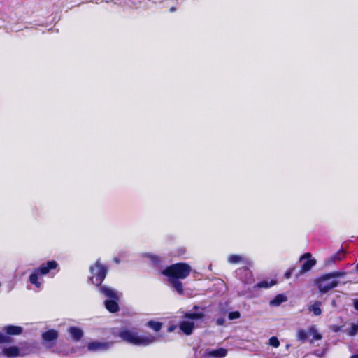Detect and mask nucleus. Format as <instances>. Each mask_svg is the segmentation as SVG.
<instances>
[{
	"label": "nucleus",
	"mask_w": 358,
	"mask_h": 358,
	"mask_svg": "<svg viewBox=\"0 0 358 358\" xmlns=\"http://www.w3.org/2000/svg\"><path fill=\"white\" fill-rule=\"evenodd\" d=\"M204 358V357H203Z\"/></svg>",
	"instance_id": "38"
},
{
	"label": "nucleus",
	"mask_w": 358,
	"mask_h": 358,
	"mask_svg": "<svg viewBox=\"0 0 358 358\" xmlns=\"http://www.w3.org/2000/svg\"><path fill=\"white\" fill-rule=\"evenodd\" d=\"M90 280L92 282L99 286L101 284L106 278L107 273V268L102 265L99 260H97L94 265L90 267Z\"/></svg>",
	"instance_id": "6"
},
{
	"label": "nucleus",
	"mask_w": 358,
	"mask_h": 358,
	"mask_svg": "<svg viewBox=\"0 0 358 358\" xmlns=\"http://www.w3.org/2000/svg\"><path fill=\"white\" fill-rule=\"evenodd\" d=\"M245 283H246V284L252 283L254 280H253V277H252V274L251 271L248 269H245Z\"/></svg>",
	"instance_id": "26"
},
{
	"label": "nucleus",
	"mask_w": 358,
	"mask_h": 358,
	"mask_svg": "<svg viewBox=\"0 0 358 358\" xmlns=\"http://www.w3.org/2000/svg\"><path fill=\"white\" fill-rule=\"evenodd\" d=\"M320 305V302H315L309 308V310L312 311L315 315H320L321 314Z\"/></svg>",
	"instance_id": "24"
},
{
	"label": "nucleus",
	"mask_w": 358,
	"mask_h": 358,
	"mask_svg": "<svg viewBox=\"0 0 358 358\" xmlns=\"http://www.w3.org/2000/svg\"><path fill=\"white\" fill-rule=\"evenodd\" d=\"M58 336V332L55 329H50L43 332L41 335L42 345L46 349H52L57 343Z\"/></svg>",
	"instance_id": "7"
},
{
	"label": "nucleus",
	"mask_w": 358,
	"mask_h": 358,
	"mask_svg": "<svg viewBox=\"0 0 358 358\" xmlns=\"http://www.w3.org/2000/svg\"><path fill=\"white\" fill-rule=\"evenodd\" d=\"M345 332L350 336H354L358 333V323H352L351 327L345 330Z\"/></svg>",
	"instance_id": "23"
},
{
	"label": "nucleus",
	"mask_w": 358,
	"mask_h": 358,
	"mask_svg": "<svg viewBox=\"0 0 358 358\" xmlns=\"http://www.w3.org/2000/svg\"><path fill=\"white\" fill-rule=\"evenodd\" d=\"M241 316L240 313L238 311H234L231 312L229 314V320H235L239 318Z\"/></svg>",
	"instance_id": "28"
},
{
	"label": "nucleus",
	"mask_w": 358,
	"mask_h": 358,
	"mask_svg": "<svg viewBox=\"0 0 358 358\" xmlns=\"http://www.w3.org/2000/svg\"><path fill=\"white\" fill-rule=\"evenodd\" d=\"M123 341L136 346H148L159 340V337L151 334L144 335L139 334L134 329L122 328L117 335Z\"/></svg>",
	"instance_id": "2"
},
{
	"label": "nucleus",
	"mask_w": 358,
	"mask_h": 358,
	"mask_svg": "<svg viewBox=\"0 0 358 358\" xmlns=\"http://www.w3.org/2000/svg\"><path fill=\"white\" fill-rule=\"evenodd\" d=\"M345 273L340 271H334L330 273L324 275L317 281V284L320 291L322 293L327 292L330 289L336 287L338 282L336 280V278L344 276Z\"/></svg>",
	"instance_id": "5"
},
{
	"label": "nucleus",
	"mask_w": 358,
	"mask_h": 358,
	"mask_svg": "<svg viewBox=\"0 0 358 358\" xmlns=\"http://www.w3.org/2000/svg\"><path fill=\"white\" fill-rule=\"evenodd\" d=\"M339 329H340V327H335V328L334 329V331H339Z\"/></svg>",
	"instance_id": "36"
},
{
	"label": "nucleus",
	"mask_w": 358,
	"mask_h": 358,
	"mask_svg": "<svg viewBox=\"0 0 358 358\" xmlns=\"http://www.w3.org/2000/svg\"><path fill=\"white\" fill-rule=\"evenodd\" d=\"M227 355V350L225 348H220L216 350H207L204 353V358H224Z\"/></svg>",
	"instance_id": "11"
},
{
	"label": "nucleus",
	"mask_w": 358,
	"mask_h": 358,
	"mask_svg": "<svg viewBox=\"0 0 358 358\" xmlns=\"http://www.w3.org/2000/svg\"><path fill=\"white\" fill-rule=\"evenodd\" d=\"M8 340V337L3 334L0 333V343L6 342Z\"/></svg>",
	"instance_id": "29"
},
{
	"label": "nucleus",
	"mask_w": 358,
	"mask_h": 358,
	"mask_svg": "<svg viewBox=\"0 0 358 358\" xmlns=\"http://www.w3.org/2000/svg\"><path fill=\"white\" fill-rule=\"evenodd\" d=\"M114 261H115V263H117V264H119V263H120V259H119L118 258H115V259H114Z\"/></svg>",
	"instance_id": "35"
},
{
	"label": "nucleus",
	"mask_w": 358,
	"mask_h": 358,
	"mask_svg": "<svg viewBox=\"0 0 358 358\" xmlns=\"http://www.w3.org/2000/svg\"><path fill=\"white\" fill-rule=\"evenodd\" d=\"M356 268L358 271V264L356 265Z\"/></svg>",
	"instance_id": "37"
},
{
	"label": "nucleus",
	"mask_w": 358,
	"mask_h": 358,
	"mask_svg": "<svg viewBox=\"0 0 358 358\" xmlns=\"http://www.w3.org/2000/svg\"><path fill=\"white\" fill-rule=\"evenodd\" d=\"M287 300V298L284 294H278L273 299L270 301V306H278L283 302H285Z\"/></svg>",
	"instance_id": "17"
},
{
	"label": "nucleus",
	"mask_w": 358,
	"mask_h": 358,
	"mask_svg": "<svg viewBox=\"0 0 358 358\" xmlns=\"http://www.w3.org/2000/svg\"><path fill=\"white\" fill-rule=\"evenodd\" d=\"M224 322H225V320L224 318H218L216 321V322L218 325H223Z\"/></svg>",
	"instance_id": "31"
},
{
	"label": "nucleus",
	"mask_w": 358,
	"mask_h": 358,
	"mask_svg": "<svg viewBox=\"0 0 358 358\" xmlns=\"http://www.w3.org/2000/svg\"><path fill=\"white\" fill-rule=\"evenodd\" d=\"M204 317L203 308L194 306L191 310L184 314L178 325L180 331L186 335H191L194 329L199 327Z\"/></svg>",
	"instance_id": "3"
},
{
	"label": "nucleus",
	"mask_w": 358,
	"mask_h": 358,
	"mask_svg": "<svg viewBox=\"0 0 358 358\" xmlns=\"http://www.w3.org/2000/svg\"><path fill=\"white\" fill-rule=\"evenodd\" d=\"M112 341H92L87 344V349L92 352H102L109 350L113 345Z\"/></svg>",
	"instance_id": "9"
},
{
	"label": "nucleus",
	"mask_w": 358,
	"mask_h": 358,
	"mask_svg": "<svg viewBox=\"0 0 358 358\" xmlns=\"http://www.w3.org/2000/svg\"><path fill=\"white\" fill-rule=\"evenodd\" d=\"M345 255V253L343 251H339L335 255H334L332 257H331L327 262V264H334L336 261H340L341 260Z\"/></svg>",
	"instance_id": "20"
},
{
	"label": "nucleus",
	"mask_w": 358,
	"mask_h": 358,
	"mask_svg": "<svg viewBox=\"0 0 358 358\" xmlns=\"http://www.w3.org/2000/svg\"><path fill=\"white\" fill-rule=\"evenodd\" d=\"M147 327L152 329L153 331L158 332L162 327V323L157 321L150 320L147 323Z\"/></svg>",
	"instance_id": "18"
},
{
	"label": "nucleus",
	"mask_w": 358,
	"mask_h": 358,
	"mask_svg": "<svg viewBox=\"0 0 358 358\" xmlns=\"http://www.w3.org/2000/svg\"><path fill=\"white\" fill-rule=\"evenodd\" d=\"M33 352L31 347L18 348L16 346H10L3 349V355L8 357H15L17 356H25Z\"/></svg>",
	"instance_id": "8"
},
{
	"label": "nucleus",
	"mask_w": 358,
	"mask_h": 358,
	"mask_svg": "<svg viewBox=\"0 0 358 358\" xmlns=\"http://www.w3.org/2000/svg\"><path fill=\"white\" fill-rule=\"evenodd\" d=\"M308 335V330L306 331L305 330L300 329L297 331V338L302 341H305L309 336Z\"/></svg>",
	"instance_id": "25"
},
{
	"label": "nucleus",
	"mask_w": 358,
	"mask_h": 358,
	"mask_svg": "<svg viewBox=\"0 0 358 358\" xmlns=\"http://www.w3.org/2000/svg\"><path fill=\"white\" fill-rule=\"evenodd\" d=\"M269 345L273 348H278L280 345V341L275 336H272L269 339Z\"/></svg>",
	"instance_id": "27"
},
{
	"label": "nucleus",
	"mask_w": 358,
	"mask_h": 358,
	"mask_svg": "<svg viewBox=\"0 0 358 358\" xmlns=\"http://www.w3.org/2000/svg\"><path fill=\"white\" fill-rule=\"evenodd\" d=\"M117 299H110L105 301V306L111 313H115L118 310Z\"/></svg>",
	"instance_id": "16"
},
{
	"label": "nucleus",
	"mask_w": 358,
	"mask_h": 358,
	"mask_svg": "<svg viewBox=\"0 0 358 358\" xmlns=\"http://www.w3.org/2000/svg\"><path fill=\"white\" fill-rule=\"evenodd\" d=\"M99 292L111 299H118V293L109 287L102 286L99 288Z\"/></svg>",
	"instance_id": "13"
},
{
	"label": "nucleus",
	"mask_w": 358,
	"mask_h": 358,
	"mask_svg": "<svg viewBox=\"0 0 358 358\" xmlns=\"http://www.w3.org/2000/svg\"><path fill=\"white\" fill-rule=\"evenodd\" d=\"M227 262L231 264H248V259L241 255L233 254L227 257Z\"/></svg>",
	"instance_id": "12"
},
{
	"label": "nucleus",
	"mask_w": 358,
	"mask_h": 358,
	"mask_svg": "<svg viewBox=\"0 0 358 358\" xmlns=\"http://www.w3.org/2000/svg\"><path fill=\"white\" fill-rule=\"evenodd\" d=\"M68 332L72 338L76 341H79L83 335L82 329L76 327H70L68 330Z\"/></svg>",
	"instance_id": "14"
},
{
	"label": "nucleus",
	"mask_w": 358,
	"mask_h": 358,
	"mask_svg": "<svg viewBox=\"0 0 358 358\" xmlns=\"http://www.w3.org/2000/svg\"><path fill=\"white\" fill-rule=\"evenodd\" d=\"M308 336L313 337V340H320L322 335L317 331L315 326H311L308 329Z\"/></svg>",
	"instance_id": "19"
},
{
	"label": "nucleus",
	"mask_w": 358,
	"mask_h": 358,
	"mask_svg": "<svg viewBox=\"0 0 358 358\" xmlns=\"http://www.w3.org/2000/svg\"><path fill=\"white\" fill-rule=\"evenodd\" d=\"M177 328L176 325H171L168 327L169 332H173Z\"/></svg>",
	"instance_id": "32"
},
{
	"label": "nucleus",
	"mask_w": 358,
	"mask_h": 358,
	"mask_svg": "<svg viewBox=\"0 0 358 358\" xmlns=\"http://www.w3.org/2000/svg\"><path fill=\"white\" fill-rule=\"evenodd\" d=\"M354 307L356 310H358V299L357 300H355L354 301Z\"/></svg>",
	"instance_id": "33"
},
{
	"label": "nucleus",
	"mask_w": 358,
	"mask_h": 358,
	"mask_svg": "<svg viewBox=\"0 0 358 358\" xmlns=\"http://www.w3.org/2000/svg\"><path fill=\"white\" fill-rule=\"evenodd\" d=\"M275 284V282L273 280H271V281L263 280V281H261L259 283H257L255 285V287L267 289V288H269L271 286L274 285Z\"/></svg>",
	"instance_id": "22"
},
{
	"label": "nucleus",
	"mask_w": 358,
	"mask_h": 358,
	"mask_svg": "<svg viewBox=\"0 0 358 358\" xmlns=\"http://www.w3.org/2000/svg\"><path fill=\"white\" fill-rule=\"evenodd\" d=\"M350 358H358V351L357 353L352 355Z\"/></svg>",
	"instance_id": "34"
},
{
	"label": "nucleus",
	"mask_w": 358,
	"mask_h": 358,
	"mask_svg": "<svg viewBox=\"0 0 358 358\" xmlns=\"http://www.w3.org/2000/svg\"><path fill=\"white\" fill-rule=\"evenodd\" d=\"M300 261L302 262L301 269L297 276L310 271L316 264L315 259L311 258V254L309 252H307L301 256Z\"/></svg>",
	"instance_id": "10"
},
{
	"label": "nucleus",
	"mask_w": 358,
	"mask_h": 358,
	"mask_svg": "<svg viewBox=\"0 0 358 358\" xmlns=\"http://www.w3.org/2000/svg\"><path fill=\"white\" fill-rule=\"evenodd\" d=\"M58 264L55 261H48L46 264H41L38 268H35L29 275V282L33 285L37 289H41L43 285V276L50 274L51 277L55 273L51 271L57 268Z\"/></svg>",
	"instance_id": "4"
},
{
	"label": "nucleus",
	"mask_w": 358,
	"mask_h": 358,
	"mask_svg": "<svg viewBox=\"0 0 358 358\" xmlns=\"http://www.w3.org/2000/svg\"><path fill=\"white\" fill-rule=\"evenodd\" d=\"M5 331L10 335H19L22 332V328L19 326L8 325L4 327Z\"/></svg>",
	"instance_id": "15"
},
{
	"label": "nucleus",
	"mask_w": 358,
	"mask_h": 358,
	"mask_svg": "<svg viewBox=\"0 0 358 358\" xmlns=\"http://www.w3.org/2000/svg\"><path fill=\"white\" fill-rule=\"evenodd\" d=\"M142 257L149 259L155 264L160 262L159 257L152 253L145 252L142 254Z\"/></svg>",
	"instance_id": "21"
},
{
	"label": "nucleus",
	"mask_w": 358,
	"mask_h": 358,
	"mask_svg": "<svg viewBox=\"0 0 358 358\" xmlns=\"http://www.w3.org/2000/svg\"><path fill=\"white\" fill-rule=\"evenodd\" d=\"M293 270H294V268H291L285 273V278L289 279L291 277Z\"/></svg>",
	"instance_id": "30"
},
{
	"label": "nucleus",
	"mask_w": 358,
	"mask_h": 358,
	"mask_svg": "<svg viewBox=\"0 0 358 358\" xmlns=\"http://www.w3.org/2000/svg\"><path fill=\"white\" fill-rule=\"evenodd\" d=\"M192 271L191 266L186 263H177L171 265L162 271L163 275L168 277V282L176 292L183 294L182 283L180 279L186 278Z\"/></svg>",
	"instance_id": "1"
}]
</instances>
